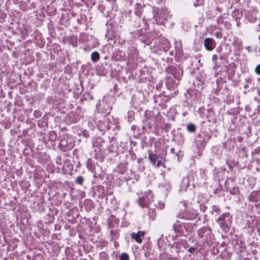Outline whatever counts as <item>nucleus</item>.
Masks as SVG:
<instances>
[{"label":"nucleus","instance_id":"nucleus-63","mask_svg":"<svg viewBox=\"0 0 260 260\" xmlns=\"http://www.w3.org/2000/svg\"><path fill=\"white\" fill-rule=\"evenodd\" d=\"M249 87V84H247V83H246V84L244 86V88L245 89H247V88H248Z\"/></svg>","mask_w":260,"mask_h":260},{"label":"nucleus","instance_id":"nucleus-47","mask_svg":"<svg viewBox=\"0 0 260 260\" xmlns=\"http://www.w3.org/2000/svg\"><path fill=\"white\" fill-rule=\"evenodd\" d=\"M254 71L256 74L260 75V64L256 67Z\"/></svg>","mask_w":260,"mask_h":260},{"label":"nucleus","instance_id":"nucleus-41","mask_svg":"<svg viewBox=\"0 0 260 260\" xmlns=\"http://www.w3.org/2000/svg\"><path fill=\"white\" fill-rule=\"evenodd\" d=\"M220 212V208L216 205H213L212 206V210L211 211V214H213L214 212L216 213H219Z\"/></svg>","mask_w":260,"mask_h":260},{"label":"nucleus","instance_id":"nucleus-30","mask_svg":"<svg viewBox=\"0 0 260 260\" xmlns=\"http://www.w3.org/2000/svg\"><path fill=\"white\" fill-rule=\"evenodd\" d=\"M171 47V44L168 40L164 41L161 44V48L164 51H168Z\"/></svg>","mask_w":260,"mask_h":260},{"label":"nucleus","instance_id":"nucleus-28","mask_svg":"<svg viewBox=\"0 0 260 260\" xmlns=\"http://www.w3.org/2000/svg\"><path fill=\"white\" fill-rule=\"evenodd\" d=\"M100 58V53L98 51H94L91 54V59L93 62H96L99 60Z\"/></svg>","mask_w":260,"mask_h":260},{"label":"nucleus","instance_id":"nucleus-55","mask_svg":"<svg viewBox=\"0 0 260 260\" xmlns=\"http://www.w3.org/2000/svg\"><path fill=\"white\" fill-rule=\"evenodd\" d=\"M217 59H218V56L216 54H214L212 56V60L214 61V62H215L217 60Z\"/></svg>","mask_w":260,"mask_h":260},{"label":"nucleus","instance_id":"nucleus-37","mask_svg":"<svg viewBox=\"0 0 260 260\" xmlns=\"http://www.w3.org/2000/svg\"><path fill=\"white\" fill-rule=\"evenodd\" d=\"M205 0H194L193 5L194 7L202 6L204 5Z\"/></svg>","mask_w":260,"mask_h":260},{"label":"nucleus","instance_id":"nucleus-52","mask_svg":"<svg viewBox=\"0 0 260 260\" xmlns=\"http://www.w3.org/2000/svg\"><path fill=\"white\" fill-rule=\"evenodd\" d=\"M157 163L155 164V166L156 167L159 168L162 165V162H161V160H157Z\"/></svg>","mask_w":260,"mask_h":260},{"label":"nucleus","instance_id":"nucleus-2","mask_svg":"<svg viewBox=\"0 0 260 260\" xmlns=\"http://www.w3.org/2000/svg\"><path fill=\"white\" fill-rule=\"evenodd\" d=\"M217 222L224 233L230 231L232 223V216L229 213L222 214L217 220Z\"/></svg>","mask_w":260,"mask_h":260},{"label":"nucleus","instance_id":"nucleus-42","mask_svg":"<svg viewBox=\"0 0 260 260\" xmlns=\"http://www.w3.org/2000/svg\"><path fill=\"white\" fill-rule=\"evenodd\" d=\"M57 137V134L55 131H52L49 134V139L51 141H54L56 140Z\"/></svg>","mask_w":260,"mask_h":260},{"label":"nucleus","instance_id":"nucleus-17","mask_svg":"<svg viewBox=\"0 0 260 260\" xmlns=\"http://www.w3.org/2000/svg\"><path fill=\"white\" fill-rule=\"evenodd\" d=\"M166 85L168 89L171 90L174 89L178 84V82H176L173 80L171 77H168L166 79Z\"/></svg>","mask_w":260,"mask_h":260},{"label":"nucleus","instance_id":"nucleus-38","mask_svg":"<svg viewBox=\"0 0 260 260\" xmlns=\"http://www.w3.org/2000/svg\"><path fill=\"white\" fill-rule=\"evenodd\" d=\"M97 71H98V74L101 76L105 75L107 73V71L105 69V68L103 67L101 68L100 67Z\"/></svg>","mask_w":260,"mask_h":260},{"label":"nucleus","instance_id":"nucleus-53","mask_svg":"<svg viewBox=\"0 0 260 260\" xmlns=\"http://www.w3.org/2000/svg\"><path fill=\"white\" fill-rule=\"evenodd\" d=\"M106 38H108V39H112V35L110 34L109 31H108L107 34L105 35Z\"/></svg>","mask_w":260,"mask_h":260},{"label":"nucleus","instance_id":"nucleus-16","mask_svg":"<svg viewBox=\"0 0 260 260\" xmlns=\"http://www.w3.org/2000/svg\"><path fill=\"white\" fill-rule=\"evenodd\" d=\"M145 7L144 5H142L139 3H137L135 6V14L138 17L141 18L142 15L143 9Z\"/></svg>","mask_w":260,"mask_h":260},{"label":"nucleus","instance_id":"nucleus-27","mask_svg":"<svg viewBox=\"0 0 260 260\" xmlns=\"http://www.w3.org/2000/svg\"><path fill=\"white\" fill-rule=\"evenodd\" d=\"M187 131L190 133H194L197 131L196 125L192 123H188L186 124Z\"/></svg>","mask_w":260,"mask_h":260},{"label":"nucleus","instance_id":"nucleus-35","mask_svg":"<svg viewBox=\"0 0 260 260\" xmlns=\"http://www.w3.org/2000/svg\"><path fill=\"white\" fill-rule=\"evenodd\" d=\"M99 260H109V256L105 251H103L99 254Z\"/></svg>","mask_w":260,"mask_h":260},{"label":"nucleus","instance_id":"nucleus-24","mask_svg":"<svg viewBox=\"0 0 260 260\" xmlns=\"http://www.w3.org/2000/svg\"><path fill=\"white\" fill-rule=\"evenodd\" d=\"M127 170L126 165L124 164H120L116 168V171L121 174H124Z\"/></svg>","mask_w":260,"mask_h":260},{"label":"nucleus","instance_id":"nucleus-14","mask_svg":"<svg viewBox=\"0 0 260 260\" xmlns=\"http://www.w3.org/2000/svg\"><path fill=\"white\" fill-rule=\"evenodd\" d=\"M145 234L144 231H138V233H132L131 234V237L132 239H134L138 243H141Z\"/></svg>","mask_w":260,"mask_h":260},{"label":"nucleus","instance_id":"nucleus-50","mask_svg":"<svg viewBox=\"0 0 260 260\" xmlns=\"http://www.w3.org/2000/svg\"><path fill=\"white\" fill-rule=\"evenodd\" d=\"M151 31L153 32L155 35V38L159 35V31L155 28H153V30Z\"/></svg>","mask_w":260,"mask_h":260},{"label":"nucleus","instance_id":"nucleus-6","mask_svg":"<svg viewBox=\"0 0 260 260\" xmlns=\"http://www.w3.org/2000/svg\"><path fill=\"white\" fill-rule=\"evenodd\" d=\"M258 15V10L256 8H249L245 13V18L250 23H254L257 19Z\"/></svg>","mask_w":260,"mask_h":260},{"label":"nucleus","instance_id":"nucleus-58","mask_svg":"<svg viewBox=\"0 0 260 260\" xmlns=\"http://www.w3.org/2000/svg\"><path fill=\"white\" fill-rule=\"evenodd\" d=\"M251 81L252 80L249 78L246 79V82L247 83V84H251Z\"/></svg>","mask_w":260,"mask_h":260},{"label":"nucleus","instance_id":"nucleus-61","mask_svg":"<svg viewBox=\"0 0 260 260\" xmlns=\"http://www.w3.org/2000/svg\"><path fill=\"white\" fill-rule=\"evenodd\" d=\"M183 180V181L186 182L187 185L188 186V183L189 182L188 178H184Z\"/></svg>","mask_w":260,"mask_h":260},{"label":"nucleus","instance_id":"nucleus-43","mask_svg":"<svg viewBox=\"0 0 260 260\" xmlns=\"http://www.w3.org/2000/svg\"><path fill=\"white\" fill-rule=\"evenodd\" d=\"M218 14L217 13L214 15L211 14V12L209 11L206 12V17L208 19H212L214 17H216Z\"/></svg>","mask_w":260,"mask_h":260},{"label":"nucleus","instance_id":"nucleus-8","mask_svg":"<svg viewBox=\"0 0 260 260\" xmlns=\"http://www.w3.org/2000/svg\"><path fill=\"white\" fill-rule=\"evenodd\" d=\"M197 214L195 212L189 210L180 211L177 215V217L185 220H191L196 217Z\"/></svg>","mask_w":260,"mask_h":260},{"label":"nucleus","instance_id":"nucleus-34","mask_svg":"<svg viewBox=\"0 0 260 260\" xmlns=\"http://www.w3.org/2000/svg\"><path fill=\"white\" fill-rule=\"evenodd\" d=\"M127 120L129 122H132L135 119V113L133 110H129L127 113Z\"/></svg>","mask_w":260,"mask_h":260},{"label":"nucleus","instance_id":"nucleus-25","mask_svg":"<svg viewBox=\"0 0 260 260\" xmlns=\"http://www.w3.org/2000/svg\"><path fill=\"white\" fill-rule=\"evenodd\" d=\"M149 154L148 155V159L151 164L155 165L157 160L158 159L159 156L155 154H152L151 153V150L149 151Z\"/></svg>","mask_w":260,"mask_h":260},{"label":"nucleus","instance_id":"nucleus-21","mask_svg":"<svg viewBox=\"0 0 260 260\" xmlns=\"http://www.w3.org/2000/svg\"><path fill=\"white\" fill-rule=\"evenodd\" d=\"M211 230L210 228L207 226L202 227L198 231V235L200 238H203L205 233L208 232V234H211Z\"/></svg>","mask_w":260,"mask_h":260},{"label":"nucleus","instance_id":"nucleus-3","mask_svg":"<svg viewBox=\"0 0 260 260\" xmlns=\"http://www.w3.org/2000/svg\"><path fill=\"white\" fill-rule=\"evenodd\" d=\"M153 18L154 19L155 22L153 23H157L159 19H163L166 20L169 16V11L166 8H161L157 7L153 8Z\"/></svg>","mask_w":260,"mask_h":260},{"label":"nucleus","instance_id":"nucleus-44","mask_svg":"<svg viewBox=\"0 0 260 260\" xmlns=\"http://www.w3.org/2000/svg\"><path fill=\"white\" fill-rule=\"evenodd\" d=\"M94 176L96 178L99 177L101 180H103L104 177V173H100V174H96V173H94Z\"/></svg>","mask_w":260,"mask_h":260},{"label":"nucleus","instance_id":"nucleus-23","mask_svg":"<svg viewBox=\"0 0 260 260\" xmlns=\"http://www.w3.org/2000/svg\"><path fill=\"white\" fill-rule=\"evenodd\" d=\"M94 207L93 202L91 200H86L84 202V208L86 211L89 212Z\"/></svg>","mask_w":260,"mask_h":260},{"label":"nucleus","instance_id":"nucleus-56","mask_svg":"<svg viewBox=\"0 0 260 260\" xmlns=\"http://www.w3.org/2000/svg\"><path fill=\"white\" fill-rule=\"evenodd\" d=\"M83 135L86 138H88L89 137V134L86 131L83 132Z\"/></svg>","mask_w":260,"mask_h":260},{"label":"nucleus","instance_id":"nucleus-57","mask_svg":"<svg viewBox=\"0 0 260 260\" xmlns=\"http://www.w3.org/2000/svg\"><path fill=\"white\" fill-rule=\"evenodd\" d=\"M200 172H201L200 174H201V177H205L206 175H205V173L204 170H201Z\"/></svg>","mask_w":260,"mask_h":260},{"label":"nucleus","instance_id":"nucleus-19","mask_svg":"<svg viewBox=\"0 0 260 260\" xmlns=\"http://www.w3.org/2000/svg\"><path fill=\"white\" fill-rule=\"evenodd\" d=\"M119 222V219L116 218L114 215H112L111 216V219L108 220V228L110 229H113L114 226V224H118Z\"/></svg>","mask_w":260,"mask_h":260},{"label":"nucleus","instance_id":"nucleus-40","mask_svg":"<svg viewBox=\"0 0 260 260\" xmlns=\"http://www.w3.org/2000/svg\"><path fill=\"white\" fill-rule=\"evenodd\" d=\"M119 260H129V257L127 253L123 252L119 256Z\"/></svg>","mask_w":260,"mask_h":260},{"label":"nucleus","instance_id":"nucleus-20","mask_svg":"<svg viewBox=\"0 0 260 260\" xmlns=\"http://www.w3.org/2000/svg\"><path fill=\"white\" fill-rule=\"evenodd\" d=\"M183 225V230L185 231V234H186V237L191 233L193 230V226L190 223H182Z\"/></svg>","mask_w":260,"mask_h":260},{"label":"nucleus","instance_id":"nucleus-13","mask_svg":"<svg viewBox=\"0 0 260 260\" xmlns=\"http://www.w3.org/2000/svg\"><path fill=\"white\" fill-rule=\"evenodd\" d=\"M151 112L150 111H146L144 114V118L143 120V125L142 126V129H144L146 127H148L150 128H152V123L148 121L151 117Z\"/></svg>","mask_w":260,"mask_h":260},{"label":"nucleus","instance_id":"nucleus-62","mask_svg":"<svg viewBox=\"0 0 260 260\" xmlns=\"http://www.w3.org/2000/svg\"><path fill=\"white\" fill-rule=\"evenodd\" d=\"M175 48H176V53H179V52H180V49L179 47H178V48H177V47H175Z\"/></svg>","mask_w":260,"mask_h":260},{"label":"nucleus","instance_id":"nucleus-9","mask_svg":"<svg viewBox=\"0 0 260 260\" xmlns=\"http://www.w3.org/2000/svg\"><path fill=\"white\" fill-rule=\"evenodd\" d=\"M173 229L174 232L176 233V235L173 237V239H175L178 237H186L185 231L183 230V225L182 223H179V221H177V223L173 224Z\"/></svg>","mask_w":260,"mask_h":260},{"label":"nucleus","instance_id":"nucleus-5","mask_svg":"<svg viewBox=\"0 0 260 260\" xmlns=\"http://www.w3.org/2000/svg\"><path fill=\"white\" fill-rule=\"evenodd\" d=\"M154 201V196L150 190L145 192L143 196L139 198L137 202L142 208H145Z\"/></svg>","mask_w":260,"mask_h":260},{"label":"nucleus","instance_id":"nucleus-51","mask_svg":"<svg viewBox=\"0 0 260 260\" xmlns=\"http://www.w3.org/2000/svg\"><path fill=\"white\" fill-rule=\"evenodd\" d=\"M179 137L180 138V140L183 143L185 141V137H184L183 134L182 133H179Z\"/></svg>","mask_w":260,"mask_h":260},{"label":"nucleus","instance_id":"nucleus-39","mask_svg":"<svg viewBox=\"0 0 260 260\" xmlns=\"http://www.w3.org/2000/svg\"><path fill=\"white\" fill-rule=\"evenodd\" d=\"M206 117L208 119V121L216 122V118L214 116V115L212 113H210L209 115H206Z\"/></svg>","mask_w":260,"mask_h":260},{"label":"nucleus","instance_id":"nucleus-54","mask_svg":"<svg viewBox=\"0 0 260 260\" xmlns=\"http://www.w3.org/2000/svg\"><path fill=\"white\" fill-rule=\"evenodd\" d=\"M215 10L217 12H218L219 14H221L222 9L220 7H219V6H217L216 7Z\"/></svg>","mask_w":260,"mask_h":260},{"label":"nucleus","instance_id":"nucleus-29","mask_svg":"<svg viewBox=\"0 0 260 260\" xmlns=\"http://www.w3.org/2000/svg\"><path fill=\"white\" fill-rule=\"evenodd\" d=\"M59 146L61 150L63 151H67L69 149H70V147H69L67 143L66 142L65 140H61L59 143Z\"/></svg>","mask_w":260,"mask_h":260},{"label":"nucleus","instance_id":"nucleus-10","mask_svg":"<svg viewBox=\"0 0 260 260\" xmlns=\"http://www.w3.org/2000/svg\"><path fill=\"white\" fill-rule=\"evenodd\" d=\"M206 145V141L204 136L199 134L196 137V145L197 148L200 150L205 148Z\"/></svg>","mask_w":260,"mask_h":260},{"label":"nucleus","instance_id":"nucleus-12","mask_svg":"<svg viewBox=\"0 0 260 260\" xmlns=\"http://www.w3.org/2000/svg\"><path fill=\"white\" fill-rule=\"evenodd\" d=\"M216 43L215 40L211 38H207L204 40V46L205 49L209 51L213 50L216 47Z\"/></svg>","mask_w":260,"mask_h":260},{"label":"nucleus","instance_id":"nucleus-33","mask_svg":"<svg viewBox=\"0 0 260 260\" xmlns=\"http://www.w3.org/2000/svg\"><path fill=\"white\" fill-rule=\"evenodd\" d=\"M110 235L111 237V240L113 239H117L119 236V233L117 230H113L110 231Z\"/></svg>","mask_w":260,"mask_h":260},{"label":"nucleus","instance_id":"nucleus-26","mask_svg":"<svg viewBox=\"0 0 260 260\" xmlns=\"http://www.w3.org/2000/svg\"><path fill=\"white\" fill-rule=\"evenodd\" d=\"M86 167L89 171L93 172L95 169L94 161L91 158L88 159L86 162Z\"/></svg>","mask_w":260,"mask_h":260},{"label":"nucleus","instance_id":"nucleus-4","mask_svg":"<svg viewBox=\"0 0 260 260\" xmlns=\"http://www.w3.org/2000/svg\"><path fill=\"white\" fill-rule=\"evenodd\" d=\"M165 71L168 74L173 75L178 81L180 80L183 76V70L179 66H170L166 68Z\"/></svg>","mask_w":260,"mask_h":260},{"label":"nucleus","instance_id":"nucleus-45","mask_svg":"<svg viewBox=\"0 0 260 260\" xmlns=\"http://www.w3.org/2000/svg\"><path fill=\"white\" fill-rule=\"evenodd\" d=\"M217 260H230L228 256L221 255L217 257Z\"/></svg>","mask_w":260,"mask_h":260},{"label":"nucleus","instance_id":"nucleus-11","mask_svg":"<svg viewBox=\"0 0 260 260\" xmlns=\"http://www.w3.org/2000/svg\"><path fill=\"white\" fill-rule=\"evenodd\" d=\"M146 21L145 20V18H143V20L141 19V18H138L136 19V20L133 21L131 22L130 29L132 30V31L135 30V29H140L144 24L145 23Z\"/></svg>","mask_w":260,"mask_h":260},{"label":"nucleus","instance_id":"nucleus-31","mask_svg":"<svg viewBox=\"0 0 260 260\" xmlns=\"http://www.w3.org/2000/svg\"><path fill=\"white\" fill-rule=\"evenodd\" d=\"M105 143V140L102 138L101 137H97L94 142V145L95 146H103V144Z\"/></svg>","mask_w":260,"mask_h":260},{"label":"nucleus","instance_id":"nucleus-18","mask_svg":"<svg viewBox=\"0 0 260 260\" xmlns=\"http://www.w3.org/2000/svg\"><path fill=\"white\" fill-rule=\"evenodd\" d=\"M249 200L252 202H257L260 200V191H253L250 196Z\"/></svg>","mask_w":260,"mask_h":260},{"label":"nucleus","instance_id":"nucleus-64","mask_svg":"<svg viewBox=\"0 0 260 260\" xmlns=\"http://www.w3.org/2000/svg\"><path fill=\"white\" fill-rule=\"evenodd\" d=\"M246 49H247L248 50V51H251V49H252V48L251 46H247L246 47Z\"/></svg>","mask_w":260,"mask_h":260},{"label":"nucleus","instance_id":"nucleus-48","mask_svg":"<svg viewBox=\"0 0 260 260\" xmlns=\"http://www.w3.org/2000/svg\"><path fill=\"white\" fill-rule=\"evenodd\" d=\"M216 21H217V23L218 24L222 23V16L221 15L219 16H218V18H217Z\"/></svg>","mask_w":260,"mask_h":260},{"label":"nucleus","instance_id":"nucleus-15","mask_svg":"<svg viewBox=\"0 0 260 260\" xmlns=\"http://www.w3.org/2000/svg\"><path fill=\"white\" fill-rule=\"evenodd\" d=\"M108 119H104L103 121H99L97 124L98 128L101 131H106L110 129Z\"/></svg>","mask_w":260,"mask_h":260},{"label":"nucleus","instance_id":"nucleus-7","mask_svg":"<svg viewBox=\"0 0 260 260\" xmlns=\"http://www.w3.org/2000/svg\"><path fill=\"white\" fill-rule=\"evenodd\" d=\"M225 188L226 191L229 192L232 195L238 194L240 193L238 187L234 184L232 179H228L225 181Z\"/></svg>","mask_w":260,"mask_h":260},{"label":"nucleus","instance_id":"nucleus-22","mask_svg":"<svg viewBox=\"0 0 260 260\" xmlns=\"http://www.w3.org/2000/svg\"><path fill=\"white\" fill-rule=\"evenodd\" d=\"M204 81L198 77H197L193 81L194 87H197L198 89H202L204 87Z\"/></svg>","mask_w":260,"mask_h":260},{"label":"nucleus","instance_id":"nucleus-49","mask_svg":"<svg viewBox=\"0 0 260 260\" xmlns=\"http://www.w3.org/2000/svg\"><path fill=\"white\" fill-rule=\"evenodd\" d=\"M196 248L193 247H190L188 249V251L189 252H190V253L191 254H193L195 251H196Z\"/></svg>","mask_w":260,"mask_h":260},{"label":"nucleus","instance_id":"nucleus-1","mask_svg":"<svg viewBox=\"0 0 260 260\" xmlns=\"http://www.w3.org/2000/svg\"><path fill=\"white\" fill-rule=\"evenodd\" d=\"M149 29V25L146 22L140 28L134 30L131 34L137 35L139 39L146 45H149L155 39V35L151 31H148Z\"/></svg>","mask_w":260,"mask_h":260},{"label":"nucleus","instance_id":"nucleus-32","mask_svg":"<svg viewBox=\"0 0 260 260\" xmlns=\"http://www.w3.org/2000/svg\"><path fill=\"white\" fill-rule=\"evenodd\" d=\"M163 237V235H161V237L158 239L157 240V246L158 248H159L160 251H162L164 249V240L162 239Z\"/></svg>","mask_w":260,"mask_h":260},{"label":"nucleus","instance_id":"nucleus-46","mask_svg":"<svg viewBox=\"0 0 260 260\" xmlns=\"http://www.w3.org/2000/svg\"><path fill=\"white\" fill-rule=\"evenodd\" d=\"M98 9L102 13H104V10H105V6L102 4H99L98 6Z\"/></svg>","mask_w":260,"mask_h":260},{"label":"nucleus","instance_id":"nucleus-59","mask_svg":"<svg viewBox=\"0 0 260 260\" xmlns=\"http://www.w3.org/2000/svg\"><path fill=\"white\" fill-rule=\"evenodd\" d=\"M215 35H216V36L218 38H220L222 37V36H221V34L218 31L216 32Z\"/></svg>","mask_w":260,"mask_h":260},{"label":"nucleus","instance_id":"nucleus-60","mask_svg":"<svg viewBox=\"0 0 260 260\" xmlns=\"http://www.w3.org/2000/svg\"><path fill=\"white\" fill-rule=\"evenodd\" d=\"M108 2L111 3L112 5L114 4L116 2V0H106Z\"/></svg>","mask_w":260,"mask_h":260},{"label":"nucleus","instance_id":"nucleus-36","mask_svg":"<svg viewBox=\"0 0 260 260\" xmlns=\"http://www.w3.org/2000/svg\"><path fill=\"white\" fill-rule=\"evenodd\" d=\"M84 181V178L82 176H79L75 180L76 184L82 185Z\"/></svg>","mask_w":260,"mask_h":260}]
</instances>
